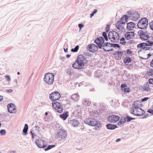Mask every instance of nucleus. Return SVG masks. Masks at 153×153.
Returning a JSON list of instances; mask_svg holds the SVG:
<instances>
[{"mask_svg":"<svg viewBox=\"0 0 153 153\" xmlns=\"http://www.w3.org/2000/svg\"><path fill=\"white\" fill-rule=\"evenodd\" d=\"M146 74L149 76L153 75V68L150 69L147 71Z\"/></svg>","mask_w":153,"mask_h":153,"instance_id":"f704fd0d","label":"nucleus"},{"mask_svg":"<svg viewBox=\"0 0 153 153\" xmlns=\"http://www.w3.org/2000/svg\"><path fill=\"white\" fill-rule=\"evenodd\" d=\"M125 118H126V120L127 122H129L131 120L135 119V118L131 117L128 115H126V117Z\"/></svg>","mask_w":153,"mask_h":153,"instance_id":"2f4dec72","label":"nucleus"},{"mask_svg":"<svg viewBox=\"0 0 153 153\" xmlns=\"http://www.w3.org/2000/svg\"><path fill=\"white\" fill-rule=\"evenodd\" d=\"M83 103L88 106H90L91 104V101L89 100L88 99H84L82 102Z\"/></svg>","mask_w":153,"mask_h":153,"instance_id":"c85d7f7f","label":"nucleus"},{"mask_svg":"<svg viewBox=\"0 0 153 153\" xmlns=\"http://www.w3.org/2000/svg\"><path fill=\"white\" fill-rule=\"evenodd\" d=\"M143 89L144 91H148L149 90V87H145L143 88Z\"/></svg>","mask_w":153,"mask_h":153,"instance_id":"6e6d98bb","label":"nucleus"},{"mask_svg":"<svg viewBox=\"0 0 153 153\" xmlns=\"http://www.w3.org/2000/svg\"><path fill=\"white\" fill-rule=\"evenodd\" d=\"M149 25L150 29L153 30V20L150 22L149 23Z\"/></svg>","mask_w":153,"mask_h":153,"instance_id":"49530a36","label":"nucleus"},{"mask_svg":"<svg viewBox=\"0 0 153 153\" xmlns=\"http://www.w3.org/2000/svg\"><path fill=\"white\" fill-rule=\"evenodd\" d=\"M146 46H151L153 45V42L149 40H147V41Z\"/></svg>","mask_w":153,"mask_h":153,"instance_id":"37998d69","label":"nucleus"},{"mask_svg":"<svg viewBox=\"0 0 153 153\" xmlns=\"http://www.w3.org/2000/svg\"><path fill=\"white\" fill-rule=\"evenodd\" d=\"M78 26L79 29H81L84 26V25L82 24H78Z\"/></svg>","mask_w":153,"mask_h":153,"instance_id":"bf43d9fd","label":"nucleus"},{"mask_svg":"<svg viewBox=\"0 0 153 153\" xmlns=\"http://www.w3.org/2000/svg\"><path fill=\"white\" fill-rule=\"evenodd\" d=\"M126 52L128 54H131L132 53V51L130 50L129 49H128L126 50Z\"/></svg>","mask_w":153,"mask_h":153,"instance_id":"8fccbe9b","label":"nucleus"},{"mask_svg":"<svg viewBox=\"0 0 153 153\" xmlns=\"http://www.w3.org/2000/svg\"><path fill=\"white\" fill-rule=\"evenodd\" d=\"M116 54H117L119 57H121L123 54L124 52L118 51L116 52Z\"/></svg>","mask_w":153,"mask_h":153,"instance_id":"58836bf2","label":"nucleus"},{"mask_svg":"<svg viewBox=\"0 0 153 153\" xmlns=\"http://www.w3.org/2000/svg\"><path fill=\"white\" fill-rule=\"evenodd\" d=\"M54 147H55V145H50L48 146L46 148H45L44 150L46 151L51 149Z\"/></svg>","mask_w":153,"mask_h":153,"instance_id":"4c0bfd02","label":"nucleus"},{"mask_svg":"<svg viewBox=\"0 0 153 153\" xmlns=\"http://www.w3.org/2000/svg\"><path fill=\"white\" fill-rule=\"evenodd\" d=\"M147 112L152 114H153V110L152 109H149L148 110Z\"/></svg>","mask_w":153,"mask_h":153,"instance_id":"09e8293b","label":"nucleus"},{"mask_svg":"<svg viewBox=\"0 0 153 153\" xmlns=\"http://www.w3.org/2000/svg\"><path fill=\"white\" fill-rule=\"evenodd\" d=\"M135 24L132 22H128L127 24L126 29L128 30H132L135 27Z\"/></svg>","mask_w":153,"mask_h":153,"instance_id":"a211bd4d","label":"nucleus"},{"mask_svg":"<svg viewBox=\"0 0 153 153\" xmlns=\"http://www.w3.org/2000/svg\"><path fill=\"white\" fill-rule=\"evenodd\" d=\"M60 97V94L57 91L52 92L49 95L50 99L53 102L59 100Z\"/></svg>","mask_w":153,"mask_h":153,"instance_id":"1a4fd4ad","label":"nucleus"},{"mask_svg":"<svg viewBox=\"0 0 153 153\" xmlns=\"http://www.w3.org/2000/svg\"><path fill=\"white\" fill-rule=\"evenodd\" d=\"M64 50L65 52L66 53V52H68V48H64Z\"/></svg>","mask_w":153,"mask_h":153,"instance_id":"774afa93","label":"nucleus"},{"mask_svg":"<svg viewBox=\"0 0 153 153\" xmlns=\"http://www.w3.org/2000/svg\"><path fill=\"white\" fill-rule=\"evenodd\" d=\"M125 92H129L130 91L129 88H125L123 89Z\"/></svg>","mask_w":153,"mask_h":153,"instance_id":"de8ad7c7","label":"nucleus"},{"mask_svg":"<svg viewBox=\"0 0 153 153\" xmlns=\"http://www.w3.org/2000/svg\"><path fill=\"white\" fill-rule=\"evenodd\" d=\"M84 122L85 123L92 126H95L98 124L97 121L93 118L87 119L84 120Z\"/></svg>","mask_w":153,"mask_h":153,"instance_id":"0eeeda50","label":"nucleus"},{"mask_svg":"<svg viewBox=\"0 0 153 153\" xmlns=\"http://www.w3.org/2000/svg\"><path fill=\"white\" fill-rule=\"evenodd\" d=\"M110 25H107L106 27V32H108L109 30Z\"/></svg>","mask_w":153,"mask_h":153,"instance_id":"864d4df0","label":"nucleus"},{"mask_svg":"<svg viewBox=\"0 0 153 153\" xmlns=\"http://www.w3.org/2000/svg\"><path fill=\"white\" fill-rule=\"evenodd\" d=\"M111 46L115 48H120V45L117 44H113L111 43Z\"/></svg>","mask_w":153,"mask_h":153,"instance_id":"79ce46f5","label":"nucleus"},{"mask_svg":"<svg viewBox=\"0 0 153 153\" xmlns=\"http://www.w3.org/2000/svg\"><path fill=\"white\" fill-rule=\"evenodd\" d=\"M117 34V32L114 31H110L109 32L108 35V37L109 39L111 40H112V39H113V36L114 34Z\"/></svg>","mask_w":153,"mask_h":153,"instance_id":"b1692460","label":"nucleus"},{"mask_svg":"<svg viewBox=\"0 0 153 153\" xmlns=\"http://www.w3.org/2000/svg\"><path fill=\"white\" fill-rule=\"evenodd\" d=\"M54 76L53 74L50 73H46L44 78V82L48 85H52L54 81Z\"/></svg>","mask_w":153,"mask_h":153,"instance_id":"f257e3e1","label":"nucleus"},{"mask_svg":"<svg viewBox=\"0 0 153 153\" xmlns=\"http://www.w3.org/2000/svg\"><path fill=\"white\" fill-rule=\"evenodd\" d=\"M126 42L125 41V38L123 37L120 39V43L123 44V45H126Z\"/></svg>","mask_w":153,"mask_h":153,"instance_id":"a19ab883","label":"nucleus"},{"mask_svg":"<svg viewBox=\"0 0 153 153\" xmlns=\"http://www.w3.org/2000/svg\"><path fill=\"white\" fill-rule=\"evenodd\" d=\"M66 73L68 75L72 76L73 74L74 71L73 69H69L67 70Z\"/></svg>","mask_w":153,"mask_h":153,"instance_id":"473e14b6","label":"nucleus"},{"mask_svg":"<svg viewBox=\"0 0 153 153\" xmlns=\"http://www.w3.org/2000/svg\"><path fill=\"white\" fill-rule=\"evenodd\" d=\"M68 113V111L65 112L63 114H60L59 117L63 120H65L69 116Z\"/></svg>","mask_w":153,"mask_h":153,"instance_id":"5701e85b","label":"nucleus"},{"mask_svg":"<svg viewBox=\"0 0 153 153\" xmlns=\"http://www.w3.org/2000/svg\"><path fill=\"white\" fill-rule=\"evenodd\" d=\"M13 91L12 89H8V90H7L6 91L7 92L9 93H10V92H12Z\"/></svg>","mask_w":153,"mask_h":153,"instance_id":"e2e57ef3","label":"nucleus"},{"mask_svg":"<svg viewBox=\"0 0 153 153\" xmlns=\"http://www.w3.org/2000/svg\"><path fill=\"white\" fill-rule=\"evenodd\" d=\"M90 46V47H91V46L92 47L93 50H91V52H92L96 51L97 50L98 48V45H97L94 44H90V46Z\"/></svg>","mask_w":153,"mask_h":153,"instance_id":"a878e982","label":"nucleus"},{"mask_svg":"<svg viewBox=\"0 0 153 153\" xmlns=\"http://www.w3.org/2000/svg\"><path fill=\"white\" fill-rule=\"evenodd\" d=\"M28 128V126L27 124L25 125L24 128L23 130V132L24 135H26L27 134V131Z\"/></svg>","mask_w":153,"mask_h":153,"instance_id":"393cba45","label":"nucleus"},{"mask_svg":"<svg viewBox=\"0 0 153 153\" xmlns=\"http://www.w3.org/2000/svg\"><path fill=\"white\" fill-rule=\"evenodd\" d=\"M52 105L53 108L57 112L61 113L63 111V108L62 106L60 103L54 101L52 102Z\"/></svg>","mask_w":153,"mask_h":153,"instance_id":"20e7f679","label":"nucleus"},{"mask_svg":"<svg viewBox=\"0 0 153 153\" xmlns=\"http://www.w3.org/2000/svg\"><path fill=\"white\" fill-rule=\"evenodd\" d=\"M134 33L133 32H128L125 35L126 39L127 40L133 39L134 36Z\"/></svg>","mask_w":153,"mask_h":153,"instance_id":"2eb2a0df","label":"nucleus"},{"mask_svg":"<svg viewBox=\"0 0 153 153\" xmlns=\"http://www.w3.org/2000/svg\"><path fill=\"white\" fill-rule=\"evenodd\" d=\"M148 25V19L144 17L139 20L137 24V26L140 29H144L147 28Z\"/></svg>","mask_w":153,"mask_h":153,"instance_id":"f03ea898","label":"nucleus"},{"mask_svg":"<svg viewBox=\"0 0 153 153\" xmlns=\"http://www.w3.org/2000/svg\"><path fill=\"white\" fill-rule=\"evenodd\" d=\"M105 40L102 37H100L97 38L94 40V42L96 43L100 49H102V45L104 44Z\"/></svg>","mask_w":153,"mask_h":153,"instance_id":"9d476101","label":"nucleus"},{"mask_svg":"<svg viewBox=\"0 0 153 153\" xmlns=\"http://www.w3.org/2000/svg\"><path fill=\"white\" fill-rule=\"evenodd\" d=\"M57 136L58 138L65 140L67 137V132L63 129H60L58 130Z\"/></svg>","mask_w":153,"mask_h":153,"instance_id":"423d86ee","label":"nucleus"},{"mask_svg":"<svg viewBox=\"0 0 153 153\" xmlns=\"http://www.w3.org/2000/svg\"><path fill=\"white\" fill-rule=\"evenodd\" d=\"M113 39H112L111 42H117L119 40L120 37L118 33L117 32V34H114L113 36Z\"/></svg>","mask_w":153,"mask_h":153,"instance_id":"412c9836","label":"nucleus"},{"mask_svg":"<svg viewBox=\"0 0 153 153\" xmlns=\"http://www.w3.org/2000/svg\"><path fill=\"white\" fill-rule=\"evenodd\" d=\"M108 121L111 123H114L120 119L119 116L114 115H110L107 117Z\"/></svg>","mask_w":153,"mask_h":153,"instance_id":"f8f14e48","label":"nucleus"},{"mask_svg":"<svg viewBox=\"0 0 153 153\" xmlns=\"http://www.w3.org/2000/svg\"><path fill=\"white\" fill-rule=\"evenodd\" d=\"M5 78L7 81H10L11 80L10 76L9 75H6L5 76Z\"/></svg>","mask_w":153,"mask_h":153,"instance_id":"a18cd8bd","label":"nucleus"},{"mask_svg":"<svg viewBox=\"0 0 153 153\" xmlns=\"http://www.w3.org/2000/svg\"><path fill=\"white\" fill-rule=\"evenodd\" d=\"M149 84H153V78H150L149 79Z\"/></svg>","mask_w":153,"mask_h":153,"instance_id":"603ef678","label":"nucleus"},{"mask_svg":"<svg viewBox=\"0 0 153 153\" xmlns=\"http://www.w3.org/2000/svg\"><path fill=\"white\" fill-rule=\"evenodd\" d=\"M146 51L149 50L151 51L152 50V49L151 47H146L145 49Z\"/></svg>","mask_w":153,"mask_h":153,"instance_id":"4d7b16f0","label":"nucleus"},{"mask_svg":"<svg viewBox=\"0 0 153 153\" xmlns=\"http://www.w3.org/2000/svg\"><path fill=\"white\" fill-rule=\"evenodd\" d=\"M149 98L147 97H145L141 99V102H144L147 100Z\"/></svg>","mask_w":153,"mask_h":153,"instance_id":"3c124183","label":"nucleus"},{"mask_svg":"<svg viewBox=\"0 0 153 153\" xmlns=\"http://www.w3.org/2000/svg\"><path fill=\"white\" fill-rule=\"evenodd\" d=\"M146 43L143 42L140 43L137 45V47L138 48H140L143 49H145L146 47Z\"/></svg>","mask_w":153,"mask_h":153,"instance_id":"bb28decb","label":"nucleus"},{"mask_svg":"<svg viewBox=\"0 0 153 153\" xmlns=\"http://www.w3.org/2000/svg\"><path fill=\"white\" fill-rule=\"evenodd\" d=\"M150 66L153 68V59L150 63Z\"/></svg>","mask_w":153,"mask_h":153,"instance_id":"0e129e2a","label":"nucleus"},{"mask_svg":"<svg viewBox=\"0 0 153 153\" xmlns=\"http://www.w3.org/2000/svg\"><path fill=\"white\" fill-rule=\"evenodd\" d=\"M132 59L129 57H126L124 60H123V62L125 64L131 62Z\"/></svg>","mask_w":153,"mask_h":153,"instance_id":"c756f323","label":"nucleus"},{"mask_svg":"<svg viewBox=\"0 0 153 153\" xmlns=\"http://www.w3.org/2000/svg\"><path fill=\"white\" fill-rule=\"evenodd\" d=\"M102 35L104 37H105L107 36L106 33L105 32H103L102 33Z\"/></svg>","mask_w":153,"mask_h":153,"instance_id":"052dcab7","label":"nucleus"},{"mask_svg":"<svg viewBox=\"0 0 153 153\" xmlns=\"http://www.w3.org/2000/svg\"><path fill=\"white\" fill-rule=\"evenodd\" d=\"M54 147H55V145H50L48 146L46 148H45L44 150L46 151L51 149Z\"/></svg>","mask_w":153,"mask_h":153,"instance_id":"e433bc0d","label":"nucleus"},{"mask_svg":"<svg viewBox=\"0 0 153 153\" xmlns=\"http://www.w3.org/2000/svg\"><path fill=\"white\" fill-rule=\"evenodd\" d=\"M35 143L37 146L40 148H45L47 146L46 142L42 140H37Z\"/></svg>","mask_w":153,"mask_h":153,"instance_id":"9b49d317","label":"nucleus"},{"mask_svg":"<svg viewBox=\"0 0 153 153\" xmlns=\"http://www.w3.org/2000/svg\"><path fill=\"white\" fill-rule=\"evenodd\" d=\"M0 133L1 135H4L6 134V131L5 129H2L0 131Z\"/></svg>","mask_w":153,"mask_h":153,"instance_id":"c03bdc74","label":"nucleus"},{"mask_svg":"<svg viewBox=\"0 0 153 153\" xmlns=\"http://www.w3.org/2000/svg\"><path fill=\"white\" fill-rule=\"evenodd\" d=\"M120 24H123V25L125 24V23L127 22H126L125 21H121V20H120Z\"/></svg>","mask_w":153,"mask_h":153,"instance_id":"69168bd1","label":"nucleus"},{"mask_svg":"<svg viewBox=\"0 0 153 153\" xmlns=\"http://www.w3.org/2000/svg\"><path fill=\"white\" fill-rule=\"evenodd\" d=\"M149 116V114L148 113H147L146 114H145L143 117H142L141 118L143 119L145 118H147Z\"/></svg>","mask_w":153,"mask_h":153,"instance_id":"5fc2aeb1","label":"nucleus"},{"mask_svg":"<svg viewBox=\"0 0 153 153\" xmlns=\"http://www.w3.org/2000/svg\"><path fill=\"white\" fill-rule=\"evenodd\" d=\"M111 43L108 42H105L104 43L103 45H102V48L103 49L104 51H105L109 52L112 51L113 50V49H111L109 50H106V48L107 47H111Z\"/></svg>","mask_w":153,"mask_h":153,"instance_id":"f3484780","label":"nucleus"},{"mask_svg":"<svg viewBox=\"0 0 153 153\" xmlns=\"http://www.w3.org/2000/svg\"><path fill=\"white\" fill-rule=\"evenodd\" d=\"M130 113L136 116H141L144 114L145 111L140 108H131L130 111Z\"/></svg>","mask_w":153,"mask_h":153,"instance_id":"7ed1b4c3","label":"nucleus"},{"mask_svg":"<svg viewBox=\"0 0 153 153\" xmlns=\"http://www.w3.org/2000/svg\"><path fill=\"white\" fill-rule=\"evenodd\" d=\"M73 67L76 69H82V67H81L79 63L78 62L77 60L76 62L74 63L72 65Z\"/></svg>","mask_w":153,"mask_h":153,"instance_id":"4be33fe9","label":"nucleus"},{"mask_svg":"<svg viewBox=\"0 0 153 153\" xmlns=\"http://www.w3.org/2000/svg\"><path fill=\"white\" fill-rule=\"evenodd\" d=\"M76 60L79 63L81 66L82 67V68L85 66V64L87 62L86 59L82 55H79Z\"/></svg>","mask_w":153,"mask_h":153,"instance_id":"6e6552de","label":"nucleus"},{"mask_svg":"<svg viewBox=\"0 0 153 153\" xmlns=\"http://www.w3.org/2000/svg\"><path fill=\"white\" fill-rule=\"evenodd\" d=\"M106 127L108 129L111 130H114L116 128H117V125L110 123L107 124L106 125Z\"/></svg>","mask_w":153,"mask_h":153,"instance_id":"aec40b11","label":"nucleus"},{"mask_svg":"<svg viewBox=\"0 0 153 153\" xmlns=\"http://www.w3.org/2000/svg\"><path fill=\"white\" fill-rule=\"evenodd\" d=\"M128 19V17L127 15H124L123 16L121 17L120 20L122 21L125 20L126 22H127V20Z\"/></svg>","mask_w":153,"mask_h":153,"instance_id":"72a5a7b5","label":"nucleus"},{"mask_svg":"<svg viewBox=\"0 0 153 153\" xmlns=\"http://www.w3.org/2000/svg\"><path fill=\"white\" fill-rule=\"evenodd\" d=\"M7 109L8 112L10 113H15L17 110L16 106L13 103L9 104L7 106Z\"/></svg>","mask_w":153,"mask_h":153,"instance_id":"ddd939ff","label":"nucleus"},{"mask_svg":"<svg viewBox=\"0 0 153 153\" xmlns=\"http://www.w3.org/2000/svg\"><path fill=\"white\" fill-rule=\"evenodd\" d=\"M142 106V102L139 100L135 101L134 102L133 105V107L131 108H140Z\"/></svg>","mask_w":153,"mask_h":153,"instance_id":"dca6fc26","label":"nucleus"},{"mask_svg":"<svg viewBox=\"0 0 153 153\" xmlns=\"http://www.w3.org/2000/svg\"><path fill=\"white\" fill-rule=\"evenodd\" d=\"M73 121V123H72V125L73 126H76L79 124V122L76 120H74Z\"/></svg>","mask_w":153,"mask_h":153,"instance_id":"ea45409f","label":"nucleus"},{"mask_svg":"<svg viewBox=\"0 0 153 153\" xmlns=\"http://www.w3.org/2000/svg\"><path fill=\"white\" fill-rule=\"evenodd\" d=\"M130 18L133 21H136L140 18V15L137 12H135L131 14H130Z\"/></svg>","mask_w":153,"mask_h":153,"instance_id":"4468645a","label":"nucleus"},{"mask_svg":"<svg viewBox=\"0 0 153 153\" xmlns=\"http://www.w3.org/2000/svg\"><path fill=\"white\" fill-rule=\"evenodd\" d=\"M90 46V45H88V46H87V48L89 49V51L91 52V50H93V48H92V47L91 46V47H90V46Z\"/></svg>","mask_w":153,"mask_h":153,"instance_id":"680f3d73","label":"nucleus"},{"mask_svg":"<svg viewBox=\"0 0 153 153\" xmlns=\"http://www.w3.org/2000/svg\"><path fill=\"white\" fill-rule=\"evenodd\" d=\"M97 9H94L93 12H92L94 14L96 13L97 12Z\"/></svg>","mask_w":153,"mask_h":153,"instance_id":"338daca9","label":"nucleus"},{"mask_svg":"<svg viewBox=\"0 0 153 153\" xmlns=\"http://www.w3.org/2000/svg\"><path fill=\"white\" fill-rule=\"evenodd\" d=\"M139 35L140 36V38L143 41H146L149 38V32L146 31L140 30L138 32Z\"/></svg>","mask_w":153,"mask_h":153,"instance_id":"39448f33","label":"nucleus"},{"mask_svg":"<svg viewBox=\"0 0 153 153\" xmlns=\"http://www.w3.org/2000/svg\"><path fill=\"white\" fill-rule=\"evenodd\" d=\"M126 85L125 84H122L121 85V89L123 90L124 88H125L126 87Z\"/></svg>","mask_w":153,"mask_h":153,"instance_id":"13d9d810","label":"nucleus"},{"mask_svg":"<svg viewBox=\"0 0 153 153\" xmlns=\"http://www.w3.org/2000/svg\"><path fill=\"white\" fill-rule=\"evenodd\" d=\"M71 98L75 101H78L79 99V96L76 93L73 94L71 96Z\"/></svg>","mask_w":153,"mask_h":153,"instance_id":"cd10ccee","label":"nucleus"},{"mask_svg":"<svg viewBox=\"0 0 153 153\" xmlns=\"http://www.w3.org/2000/svg\"><path fill=\"white\" fill-rule=\"evenodd\" d=\"M116 27L119 31H122L124 29L123 26L120 24V21H118L116 24Z\"/></svg>","mask_w":153,"mask_h":153,"instance_id":"6ab92c4d","label":"nucleus"},{"mask_svg":"<svg viewBox=\"0 0 153 153\" xmlns=\"http://www.w3.org/2000/svg\"><path fill=\"white\" fill-rule=\"evenodd\" d=\"M126 121V118L125 117H122L118 123L117 124L120 126L124 124Z\"/></svg>","mask_w":153,"mask_h":153,"instance_id":"7c9ffc66","label":"nucleus"},{"mask_svg":"<svg viewBox=\"0 0 153 153\" xmlns=\"http://www.w3.org/2000/svg\"><path fill=\"white\" fill-rule=\"evenodd\" d=\"M79 46L77 45H76L74 48H72L71 51L73 52H75L78 51L79 49Z\"/></svg>","mask_w":153,"mask_h":153,"instance_id":"c9c22d12","label":"nucleus"}]
</instances>
